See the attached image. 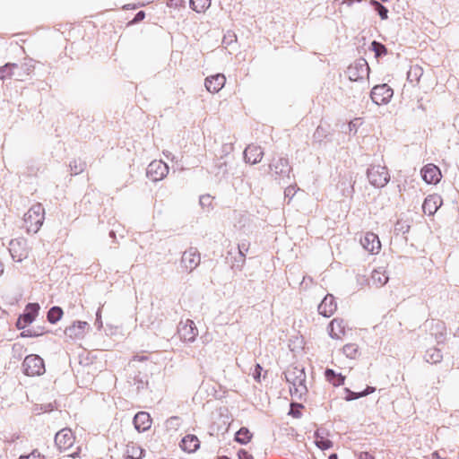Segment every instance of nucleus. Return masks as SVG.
Here are the masks:
<instances>
[{"mask_svg": "<svg viewBox=\"0 0 459 459\" xmlns=\"http://www.w3.org/2000/svg\"><path fill=\"white\" fill-rule=\"evenodd\" d=\"M316 436V445L317 447H319L321 450H327L333 446V442L323 436H320L319 431L317 430L315 433Z\"/></svg>", "mask_w": 459, "mask_h": 459, "instance_id": "34", "label": "nucleus"}, {"mask_svg": "<svg viewBox=\"0 0 459 459\" xmlns=\"http://www.w3.org/2000/svg\"><path fill=\"white\" fill-rule=\"evenodd\" d=\"M86 327H88L87 322L76 321L65 328V333L66 336L72 339L82 338L85 333Z\"/></svg>", "mask_w": 459, "mask_h": 459, "instance_id": "17", "label": "nucleus"}, {"mask_svg": "<svg viewBox=\"0 0 459 459\" xmlns=\"http://www.w3.org/2000/svg\"><path fill=\"white\" fill-rule=\"evenodd\" d=\"M77 455H78L77 453H74L72 455H69L68 456L74 458L75 456H77Z\"/></svg>", "mask_w": 459, "mask_h": 459, "instance_id": "60", "label": "nucleus"}, {"mask_svg": "<svg viewBox=\"0 0 459 459\" xmlns=\"http://www.w3.org/2000/svg\"><path fill=\"white\" fill-rule=\"evenodd\" d=\"M134 428L139 432H143L148 430L152 425V419L148 412L139 411L134 417Z\"/></svg>", "mask_w": 459, "mask_h": 459, "instance_id": "19", "label": "nucleus"}, {"mask_svg": "<svg viewBox=\"0 0 459 459\" xmlns=\"http://www.w3.org/2000/svg\"><path fill=\"white\" fill-rule=\"evenodd\" d=\"M45 211L41 204H36L24 214V227L28 232L37 233L44 221Z\"/></svg>", "mask_w": 459, "mask_h": 459, "instance_id": "2", "label": "nucleus"}, {"mask_svg": "<svg viewBox=\"0 0 459 459\" xmlns=\"http://www.w3.org/2000/svg\"><path fill=\"white\" fill-rule=\"evenodd\" d=\"M337 305L334 297L327 294L322 302L318 305V312L320 315L330 317L336 310Z\"/></svg>", "mask_w": 459, "mask_h": 459, "instance_id": "14", "label": "nucleus"}, {"mask_svg": "<svg viewBox=\"0 0 459 459\" xmlns=\"http://www.w3.org/2000/svg\"><path fill=\"white\" fill-rule=\"evenodd\" d=\"M295 193H296V190H295L294 186H289L284 190L285 197H288L290 199H291L294 196Z\"/></svg>", "mask_w": 459, "mask_h": 459, "instance_id": "47", "label": "nucleus"}, {"mask_svg": "<svg viewBox=\"0 0 459 459\" xmlns=\"http://www.w3.org/2000/svg\"><path fill=\"white\" fill-rule=\"evenodd\" d=\"M431 456H432V458H433V459H443V458L439 455V453H438V452H437V451H436V452H434V453H432Z\"/></svg>", "mask_w": 459, "mask_h": 459, "instance_id": "54", "label": "nucleus"}, {"mask_svg": "<svg viewBox=\"0 0 459 459\" xmlns=\"http://www.w3.org/2000/svg\"><path fill=\"white\" fill-rule=\"evenodd\" d=\"M367 177L369 183L376 187H384L390 180L387 168L381 165H370Z\"/></svg>", "mask_w": 459, "mask_h": 459, "instance_id": "3", "label": "nucleus"}, {"mask_svg": "<svg viewBox=\"0 0 459 459\" xmlns=\"http://www.w3.org/2000/svg\"><path fill=\"white\" fill-rule=\"evenodd\" d=\"M224 459H229V458H227V457H224Z\"/></svg>", "mask_w": 459, "mask_h": 459, "instance_id": "64", "label": "nucleus"}, {"mask_svg": "<svg viewBox=\"0 0 459 459\" xmlns=\"http://www.w3.org/2000/svg\"><path fill=\"white\" fill-rule=\"evenodd\" d=\"M16 325L19 329H24L27 325H23V320H22V317L20 316L17 323H16Z\"/></svg>", "mask_w": 459, "mask_h": 459, "instance_id": "52", "label": "nucleus"}, {"mask_svg": "<svg viewBox=\"0 0 459 459\" xmlns=\"http://www.w3.org/2000/svg\"><path fill=\"white\" fill-rule=\"evenodd\" d=\"M211 5V0H190V7L196 13L204 12Z\"/></svg>", "mask_w": 459, "mask_h": 459, "instance_id": "33", "label": "nucleus"}, {"mask_svg": "<svg viewBox=\"0 0 459 459\" xmlns=\"http://www.w3.org/2000/svg\"><path fill=\"white\" fill-rule=\"evenodd\" d=\"M362 247L368 252L377 253L381 248V244L377 235L373 232H367L363 238L360 239Z\"/></svg>", "mask_w": 459, "mask_h": 459, "instance_id": "13", "label": "nucleus"}, {"mask_svg": "<svg viewBox=\"0 0 459 459\" xmlns=\"http://www.w3.org/2000/svg\"><path fill=\"white\" fill-rule=\"evenodd\" d=\"M393 95V89L386 83L376 85L370 92V98L377 105L387 104L391 100Z\"/></svg>", "mask_w": 459, "mask_h": 459, "instance_id": "6", "label": "nucleus"}, {"mask_svg": "<svg viewBox=\"0 0 459 459\" xmlns=\"http://www.w3.org/2000/svg\"><path fill=\"white\" fill-rule=\"evenodd\" d=\"M74 437L73 432L69 429H63L55 436V444L60 450H65L74 444Z\"/></svg>", "mask_w": 459, "mask_h": 459, "instance_id": "11", "label": "nucleus"}, {"mask_svg": "<svg viewBox=\"0 0 459 459\" xmlns=\"http://www.w3.org/2000/svg\"><path fill=\"white\" fill-rule=\"evenodd\" d=\"M226 82V78L222 74L209 76L205 79V87L210 92H218L222 89Z\"/></svg>", "mask_w": 459, "mask_h": 459, "instance_id": "18", "label": "nucleus"}, {"mask_svg": "<svg viewBox=\"0 0 459 459\" xmlns=\"http://www.w3.org/2000/svg\"><path fill=\"white\" fill-rule=\"evenodd\" d=\"M18 68V65L15 63H6L4 65L0 67V80L5 78L16 77V80L22 81V74L16 73L15 69Z\"/></svg>", "mask_w": 459, "mask_h": 459, "instance_id": "21", "label": "nucleus"}, {"mask_svg": "<svg viewBox=\"0 0 459 459\" xmlns=\"http://www.w3.org/2000/svg\"><path fill=\"white\" fill-rule=\"evenodd\" d=\"M69 167L72 175H78L84 171L86 163L81 160H74L70 162Z\"/></svg>", "mask_w": 459, "mask_h": 459, "instance_id": "35", "label": "nucleus"}, {"mask_svg": "<svg viewBox=\"0 0 459 459\" xmlns=\"http://www.w3.org/2000/svg\"><path fill=\"white\" fill-rule=\"evenodd\" d=\"M264 152L260 146L248 145L244 151V159L246 162L256 164L261 161Z\"/></svg>", "mask_w": 459, "mask_h": 459, "instance_id": "15", "label": "nucleus"}, {"mask_svg": "<svg viewBox=\"0 0 459 459\" xmlns=\"http://www.w3.org/2000/svg\"><path fill=\"white\" fill-rule=\"evenodd\" d=\"M169 173V166L161 160L152 161L146 169L147 177L156 182L164 178Z\"/></svg>", "mask_w": 459, "mask_h": 459, "instance_id": "7", "label": "nucleus"}, {"mask_svg": "<svg viewBox=\"0 0 459 459\" xmlns=\"http://www.w3.org/2000/svg\"><path fill=\"white\" fill-rule=\"evenodd\" d=\"M326 379L334 386H340L344 384L345 377L336 373L333 369L327 368L325 372Z\"/></svg>", "mask_w": 459, "mask_h": 459, "instance_id": "26", "label": "nucleus"}, {"mask_svg": "<svg viewBox=\"0 0 459 459\" xmlns=\"http://www.w3.org/2000/svg\"><path fill=\"white\" fill-rule=\"evenodd\" d=\"M286 381L290 385V391L298 397H301L302 394L307 392V388L305 385L306 373L304 368L298 367L289 368L284 372Z\"/></svg>", "mask_w": 459, "mask_h": 459, "instance_id": "1", "label": "nucleus"}, {"mask_svg": "<svg viewBox=\"0 0 459 459\" xmlns=\"http://www.w3.org/2000/svg\"><path fill=\"white\" fill-rule=\"evenodd\" d=\"M141 387H143V381H140L139 382V385L137 386V389L139 390Z\"/></svg>", "mask_w": 459, "mask_h": 459, "instance_id": "58", "label": "nucleus"}, {"mask_svg": "<svg viewBox=\"0 0 459 459\" xmlns=\"http://www.w3.org/2000/svg\"><path fill=\"white\" fill-rule=\"evenodd\" d=\"M144 17H145V13H144L143 11H140V12H138V13L135 14V16H134V18L133 22H141V21H143V20L144 19Z\"/></svg>", "mask_w": 459, "mask_h": 459, "instance_id": "50", "label": "nucleus"}, {"mask_svg": "<svg viewBox=\"0 0 459 459\" xmlns=\"http://www.w3.org/2000/svg\"><path fill=\"white\" fill-rule=\"evenodd\" d=\"M371 50H373L375 52V55L377 57H379V56H385L387 54L386 47L384 44L377 42L376 40L372 41V43H371Z\"/></svg>", "mask_w": 459, "mask_h": 459, "instance_id": "38", "label": "nucleus"}, {"mask_svg": "<svg viewBox=\"0 0 459 459\" xmlns=\"http://www.w3.org/2000/svg\"><path fill=\"white\" fill-rule=\"evenodd\" d=\"M4 273V264L0 262V275Z\"/></svg>", "mask_w": 459, "mask_h": 459, "instance_id": "57", "label": "nucleus"}, {"mask_svg": "<svg viewBox=\"0 0 459 459\" xmlns=\"http://www.w3.org/2000/svg\"><path fill=\"white\" fill-rule=\"evenodd\" d=\"M109 236L112 237V238L115 237V232L113 230H111L110 233H109Z\"/></svg>", "mask_w": 459, "mask_h": 459, "instance_id": "61", "label": "nucleus"}, {"mask_svg": "<svg viewBox=\"0 0 459 459\" xmlns=\"http://www.w3.org/2000/svg\"><path fill=\"white\" fill-rule=\"evenodd\" d=\"M329 459H338V455L336 454H332L329 455Z\"/></svg>", "mask_w": 459, "mask_h": 459, "instance_id": "56", "label": "nucleus"}, {"mask_svg": "<svg viewBox=\"0 0 459 459\" xmlns=\"http://www.w3.org/2000/svg\"><path fill=\"white\" fill-rule=\"evenodd\" d=\"M350 129L354 128V126H351V123L349 124Z\"/></svg>", "mask_w": 459, "mask_h": 459, "instance_id": "62", "label": "nucleus"}, {"mask_svg": "<svg viewBox=\"0 0 459 459\" xmlns=\"http://www.w3.org/2000/svg\"><path fill=\"white\" fill-rule=\"evenodd\" d=\"M178 333L180 339L184 342H193L198 335V330L192 320H186L185 323L180 322L178 327Z\"/></svg>", "mask_w": 459, "mask_h": 459, "instance_id": "9", "label": "nucleus"}, {"mask_svg": "<svg viewBox=\"0 0 459 459\" xmlns=\"http://www.w3.org/2000/svg\"><path fill=\"white\" fill-rule=\"evenodd\" d=\"M34 70L33 61L31 59L25 60L21 65H18V68L15 69L16 73H21L22 74V81L25 76L30 75Z\"/></svg>", "mask_w": 459, "mask_h": 459, "instance_id": "30", "label": "nucleus"}, {"mask_svg": "<svg viewBox=\"0 0 459 459\" xmlns=\"http://www.w3.org/2000/svg\"><path fill=\"white\" fill-rule=\"evenodd\" d=\"M41 454L37 450H33L30 455H22L19 459H41Z\"/></svg>", "mask_w": 459, "mask_h": 459, "instance_id": "45", "label": "nucleus"}, {"mask_svg": "<svg viewBox=\"0 0 459 459\" xmlns=\"http://www.w3.org/2000/svg\"><path fill=\"white\" fill-rule=\"evenodd\" d=\"M371 455L368 453H361L358 459H369Z\"/></svg>", "mask_w": 459, "mask_h": 459, "instance_id": "53", "label": "nucleus"}, {"mask_svg": "<svg viewBox=\"0 0 459 459\" xmlns=\"http://www.w3.org/2000/svg\"><path fill=\"white\" fill-rule=\"evenodd\" d=\"M238 455L239 459H253V456L245 450H240Z\"/></svg>", "mask_w": 459, "mask_h": 459, "instance_id": "51", "label": "nucleus"}, {"mask_svg": "<svg viewBox=\"0 0 459 459\" xmlns=\"http://www.w3.org/2000/svg\"><path fill=\"white\" fill-rule=\"evenodd\" d=\"M22 368L24 374L30 377L43 375L46 370L43 359L35 354L25 357Z\"/></svg>", "mask_w": 459, "mask_h": 459, "instance_id": "4", "label": "nucleus"}, {"mask_svg": "<svg viewBox=\"0 0 459 459\" xmlns=\"http://www.w3.org/2000/svg\"><path fill=\"white\" fill-rule=\"evenodd\" d=\"M181 419L178 416H172L166 420V427L168 429L177 430L181 425Z\"/></svg>", "mask_w": 459, "mask_h": 459, "instance_id": "40", "label": "nucleus"}, {"mask_svg": "<svg viewBox=\"0 0 459 459\" xmlns=\"http://www.w3.org/2000/svg\"><path fill=\"white\" fill-rule=\"evenodd\" d=\"M62 316L63 309L60 307L55 306L48 310L47 318L50 324H56L61 319Z\"/></svg>", "mask_w": 459, "mask_h": 459, "instance_id": "31", "label": "nucleus"}, {"mask_svg": "<svg viewBox=\"0 0 459 459\" xmlns=\"http://www.w3.org/2000/svg\"><path fill=\"white\" fill-rule=\"evenodd\" d=\"M442 200L439 195H431L425 198L423 204H422V210L425 214H428L429 216L433 215L438 209V207L441 205Z\"/></svg>", "mask_w": 459, "mask_h": 459, "instance_id": "16", "label": "nucleus"}, {"mask_svg": "<svg viewBox=\"0 0 459 459\" xmlns=\"http://www.w3.org/2000/svg\"><path fill=\"white\" fill-rule=\"evenodd\" d=\"M423 75V69L418 65H411L407 73V80L411 84L415 85L420 82V79Z\"/></svg>", "mask_w": 459, "mask_h": 459, "instance_id": "25", "label": "nucleus"}, {"mask_svg": "<svg viewBox=\"0 0 459 459\" xmlns=\"http://www.w3.org/2000/svg\"><path fill=\"white\" fill-rule=\"evenodd\" d=\"M329 335L333 339H341L345 333V324L342 319L334 318L328 326Z\"/></svg>", "mask_w": 459, "mask_h": 459, "instance_id": "20", "label": "nucleus"}, {"mask_svg": "<svg viewBox=\"0 0 459 459\" xmlns=\"http://www.w3.org/2000/svg\"><path fill=\"white\" fill-rule=\"evenodd\" d=\"M350 129L354 128V126H351V123L349 124Z\"/></svg>", "mask_w": 459, "mask_h": 459, "instance_id": "63", "label": "nucleus"}, {"mask_svg": "<svg viewBox=\"0 0 459 459\" xmlns=\"http://www.w3.org/2000/svg\"><path fill=\"white\" fill-rule=\"evenodd\" d=\"M248 251V245L246 243H241L238 245V254H245Z\"/></svg>", "mask_w": 459, "mask_h": 459, "instance_id": "49", "label": "nucleus"}, {"mask_svg": "<svg viewBox=\"0 0 459 459\" xmlns=\"http://www.w3.org/2000/svg\"><path fill=\"white\" fill-rule=\"evenodd\" d=\"M362 0H349L350 4H352V3H359L361 2Z\"/></svg>", "mask_w": 459, "mask_h": 459, "instance_id": "59", "label": "nucleus"}, {"mask_svg": "<svg viewBox=\"0 0 459 459\" xmlns=\"http://www.w3.org/2000/svg\"><path fill=\"white\" fill-rule=\"evenodd\" d=\"M201 262V255L196 247H189L181 257L182 266L189 273L193 272Z\"/></svg>", "mask_w": 459, "mask_h": 459, "instance_id": "8", "label": "nucleus"}, {"mask_svg": "<svg viewBox=\"0 0 459 459\" xmlns=\"http://www.w3.org/2000/svg\"><path fill=\"white\" fill-rule=\"evenodd\" d=\"M215 167L217 169V171L215 172L217 176L218 175L224 176L227 174V172H228L227 161L224 160V159L222 157H221L220 159L217 160Z\"/></svg>", "mask_w": 459, "mask_h": 459, "instance_id": "41", "label": "nucleus"}, {"mask_svg": "<svg viewBox=\"0 0 459 459\" xmlns=\"http://www.w3.org/2000/svg\"><path fill=\"white\" fill-rule=\"evenodd\" d=\"M262 370L263 368L260 366V364H256L253 372V377L257 382H260Z\"/></svg>", "mask_w": 459, "mask_h": 459, "instance_id": "46", "label": "nucleus"}, {"mask_svg": "<svg viewBox=\"0 0 459 459\" xmlns=\"http://www.w3.org/2000/svg\"><path fill=\"white\" fill-rule=\"evenodd\" d=\"M345 393L347 395L345 396L346 401L356 400L364 396H367L376 391V388L373 386H367V388L362 392H353L349 388H345Z\"/></svg>", "mask_w": 459, "mask_h": 459, "instance_id": "28", "label": "nucleus"}, {"mask_svg": "<svg viewBox=\"0 0 459 459\" xmlns=\"http://www.w3.org/2000/svg\"><path fill=\"white\" fill-rule=\"evenodd\" d=\"M269 168L271 171H273L276 176H279L280 178L289 177V174L291 171L289 160L283 157L273 159L270 163Z\"/></svg>", "mask_w": 459, "mask_h": 459, "instance_id": "10", "label": "nucleus"}, {"mask_svg": "<svg viewBox=\"0 0 459 459\" xmlns=\"http://www.w3.org/2000/svg\"><path fill=\"white\" fill-rule=\"evenodd\" d=\"M19 244V241L12 240L10 242L9 251L13 260L22 262L26 257V255L24 253H18V250H16V246Z\"/></svg>", "mask_w": 459, "mask_h": 459, "instance_id": "36", "label": "nucleus"}, {"mask_svg": "<svg viewBox=\"0 0 459 459\" xmlns=\"http://www.w3.org/2000/svg\"><path fill=\"white\" fill-rule=\"evenodd\" d=\"M96 316H97V321H99L100 319V308L98 309V311L96 313Z\"/></svg>", "mask_w": 459, "mask_h": 459, "instance_id": "55", "label": "nucleus"}, {"mask_svg": "<svg viewBox=\"0 0 459 459\" xmlns=\"http://www.w3.org/2000/svg\"><path fill=\"white\" fill-rule=\"evenodd\" d=\"M346 74L351 81L358 82L368 79L369 75V66L364 58H359L351 64L346 71Z\"/></svg>", "mask_w": 459, "mask_h": 459, "instance_id": "5", "label": "nucleus"}, {"mask_svg": "<svg viewBox=\"0 0 459 459\" xmlns=\"http://www.w3.org/2000/svg\"><path fill=\"white\" fill-rule=\"evenodd\" d=\"M253 434L250 430L246 427H242L236 432L235 441L239 444L246 445L251 440Z\"/></svg>", "mask_w": 459, "mask_h": 459, "instance_id": "29", "label": "nucleus"}, {"mask_svg": "<svg viewBox=\"0 0 459 459\" xmlns=\"http://www.w3.org/2000/svg\"><path fill=\"white\" fill-rule=\"evenodd\" d=\"M246 261L245 254H238L234 257V261L232 262V268H236L241 270Z\"/></svg>", "mask_w": 459, "mask_h": 459, "instance_id": "43", "label": "nucleus"}, {"mask_svg": "<svg viewBox=\"0 0 459 459\" xmlns=\"http://www.w3.org/2000/svg\"><path fill=\"white\" fill-rule=\"evenodd\" d=\"M389 280L388 275L386 274L385 269L384 267H378L375 269L371 273L370 281L372 284L377 287L384 286Z\"/></svg>", "mask_w": 459, "mask_h": 459, "instance_id": "22", "label": "nucleus"}, {"mask_svg": "<svg viewBox=\"0 0 459 459\" xmlns=\"http://www.w3.org/2000/svg\"><path fill=\"white\" fill-rule=\"evenodd\" d=\"M144 450L134 445L127 446L126 458L127 459H142Z\"/></svg>", "mask_w": 459, "mask_h": 459, "instance_id": "32", "label": "nucleus"}, {"mask_svg": "<svg viewBox=\"0 0 459 459\" xmlns=\"http://www.w3.org/2000/svg\"><path fill=\"white\" fill-rule=\"evenodd\" d=\"M199 203L202 207H210L212 205V199L211 195H204L200 196Z\"/></svg>", "mask_w": 459, "mask_h": 459, "instance_id": "44", "label": "nucleus"}, {"mask_svg": "<svg viewBox=\"0 0 459 459\" xmlns=\"http://www.w3.org/2000/svg\"><path fill=\"white\" fill-rule=\"evenodd\" d=\"M200 446L199 439L195 435H186L181 440L180 447L188 453L195 452Z\"/></svg>", "mask_w": 459, "mask_h": 459, "instance_id": "24", "label": "nucleus"}, {"mask_svg": "<svg viewBox=\"0 0 459 459\" xmlns=\"http://www.w3.org/2000/svg\"><path fill=\"white\" fill-rule=\"evenodd\" d=\"M370 4L374 7L375 11L377 12L382 20L388 18V10L385 6H384L377 0H371Z\"/></svg>", "mask_w": 459, "mask_h": 459, "instance_id": "37", "label": "nucleus"}, {"mask_svg": "<svg viewBox=\"0 0 459 459\" xmlns=\"http://www.w3.org/2000/svg\"><path fill=\"white\" fill-rule=\"evenodd\" d=\"M342 351L347 358L355 359L358 353V345L355 343H348L343 346Z\"/></svg>", "mask_w": 459, "mask_h": 459, "instance_id": "39", "label": "nucleus"}, {"mask_svg": "<svg viewBox=\"0 0 459 459\" xmlns=\"http://www.w3.org/2000/svg\"><path fill=\"white\" fill-rule=\"evenodd\" d=\"M421 177L428 184H437L441 178V172L436 165L428 164L422 168Z\"/></svg>", "mask_w": 459, "mask_h": 459, "instance_id": "12", "label": "nucleus"}, {"mask_svg": "<svg viewBox=\"0 0 459 459\" xmlns=\"http://www.w3.org/2000/svg\"><path fill=\"white\" fill-rule=\"evenodd\" d=\"M234 40H236V35L234 34H228V35H225L224 38H223V43L226 44V45H230Z\"/></svg>", "mask_w": 459, "mask_h": 459, "instance_id": "48", "label": "nucleus"}, {"mask_svg": "<svg viewBox=\"0 0 459 459\" xmlns=\"http://www.w3.org/2000/svg\"><path fill=\"white\" fill-rule=\"evenodd\" d=\"M44 333L43 328L32 327L26 331H23L21 335L23 337H37Z\"/></svg>", "mask_w": 459, "mask_h": 459, "instance_id": "42", "label": "nucleus"}, {"mask_svg": "<svg viewBox=\"0 0 459 459\" xmlns=\"http://www.w3.org/2000/svg\"><path fill=\"white\" fill-rule=\"evenodd\" d=\"M424 359L428 363L437 364L443 359L441 351L437 348H430L426 351Z\"/></svg>", "mask_w": 459, "mask_h": 459, "instance_id": "27", "label": "nucleus"}, {"mask_svg": "<svg viewBox=\"0 0 459 459\" xmlns=\"http://www.w3.org/2000/svg\"><path fill=\"white\" fill-rule=\"evenodd\" d=\"M39 310V305L38 303H29L26 306L25 312L21 316L23 320V325L31 324L37 316Z\"/></svg>", "mask_w": 459, "mask_h": 459, "instance_id": "23", "label": "nucleus"}]
</instances>
